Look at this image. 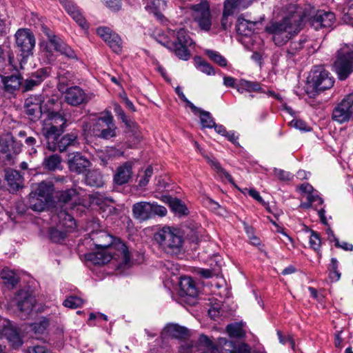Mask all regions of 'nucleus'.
<instances>
[{
	"label": "nucleus",
	"mask_w": 353,
	"mask_h": 353,
	"mask_svg": "<svg viewBox=\"0 0 353 353\" xmlns=\"http://www.w3.org/2000/svg\"><path fill=\"white\" fill-rule=\"evenodd\" d=\"M48 121L49 123L45 124L42 132L47 139L49 150L63 152L69 146L75 144L77 136L74 133L59 137L67 125V122H71L69 119L58 112L52 111L48 113Z\"/></svg>",
	"instance_id": "nucleus-1"
},
{
	"label": "nucleus",
	"mask_w": 353,
	"mask_h": 353,
	"mask_svg": "<svg viewBox=\"0 0 353 353\" xmlns=\"http://www.w3.org/2000/svg\"><path fill=\"white\" fill-rule=\"evenodd\" d=\"M296 10V4L288 5L282 21L265 27L266 32L272 34V39L276 46H283L293 34H297L302 29L301 12Z\"/></svg>",
	"instance_id": "nucleus-2"
},
{
	"label": "nucleus",
	"mask_w": 353,
	"mask_h": 353,
	"mask_svg": "<svg viewBox=\"0 0 353 353\" xmlns=\"http://www.w3.org/2000/svg\"><path fill=\"white\" fill-rule=\"evenodd\" d=\"M297 12L301 15V24L308 21L315 29L319 30L322 28L331 27L334 21L335 15L333 12L325 10H316L310 4L299 6L296 4Z\"/></svg>",
	"instance_id": "nucleus-3"
},
{
	"label": "nucleus",
	"mask_w": 353,
	"mask_h": 353,
	"mask_svg": "<svg viewBox=\"0 0 353 353\" xmlns=\"http://www.w3.org/2000/svg\"><path fill=\"white\" fill-rule=\"evenodd\" d=\"M154 241L166 253L179 254L182 248L183 239L178 229L165 226L154 235Z\"/></svg>",
	"instance_id": "nucleus-4"
},
{
	"label": "nucleus",
	"mask_w": 353,
	"mask_h": 353,
	"mask_svg": "<svg viewBox=\"0 0 353 353\" xmlns=\"http://www.w3.org/2000/svg\"><path fill=\"white\" fill-rule=\"evenodd\" d=\"M334 83L328 71L321 65L314 66L307 79L305 90L310 98H314L320 92L331 88Z\"/></svg>",
	"instance_id": "nucleus-5"
},
{
	"label": "nucleus",
	"mask_w": 353,
	"mask_h": 353,
	"mask_svg": "<svg viewBox=\"0 0 353 353\" xmlns=\"http://www.w3.org/2000/svg\"><path fill=\"white\" fill-rule=\"evenodd\" d=\"M89 235L97 249L115 250L117 252L116 255L122 258L124 264L129 263L130 252L123 243L119 242L113 245V236L103 230L92 231Z\"/></svg>",
	"instance_id": "nucleus-6"
},
{
	"label": "nucleus",
	"mask_w": 353,
	"mask_h": 353,
	"mask_svg": "<svg viewBox=\"0 0 353 353\" xmlns=\"http://www.w3.org/2000/svg\"><path fill=\"white\" fill-rule=\"evenodd\" d=\"M334 67L341 81L345 80L353 72L352 45H341L336 52Z\"/></svg>",
	"instance_id": "nucleus-7"
},
{
	"label": "nucleus",
	"mask_w": 353,
	"mask_h": 353,
	"mask_svg": "<svg viewBox=\"0 0 353 353\" xmlns=\"http://www.w3.org/2000/svg\"><path fill=\"white\" fill-rule=\"evenodd\" d=\"M176 41L170 42L169 41L162 42L159 41L161 45L173 51L175 55L180 59L187 61L190 57V52L188 49L193 41L188 34L186 31L181 28L176 32Z\"/></svg>",
	"instance_id": "nucleus-8"
},
{
	"label": "nucleus",
	"mask_w": 353,
	"mask_h": 353,
	"mask_svg": "<svg viewBox=\"0 0 353 353\" xmlns=\"http://www.w3.org/2000/svg\"><path fill=\"white\" fill-rule=\"evenodd\" d=\"M132 210L134 217L141 221L148 220L155 216H164L167 214L166 208L158 205L156 202H137L132 205Z\"/></svg>",
	"instance_id": "nucleus-9"
},
{
	"label": "nucleus",
	"mask_w": 353,
	"mask_h": 353,
	"mask_svg": "<svg viewBox=\"0 0 353 353\" xmlns=\"http://www.w3.org/2000/svg\"><path fill=\"white\" fill-rule=\"evenodd\" d=\"M332 119L339 124L353 119V92L350 93L335 106L332 110Z\"/></svg>",
	"instance_id": "nucleus-10"
},
{
	"label": "nucleus",
	"mask_w": 353,
	"mask_h": 353,
	"mask_svg": "<svg viewBox=\"0 0 353 353\" xmlns=\"http://www.w3.org/2000/svg\"><path fill=\"white\" fill-rule=\"evenodd\" d=\"M192 17L199 27L204 31H209L212 26V15L210 3L207 0H201L199 3L192 6Z\"/></svg>",
	"instance_id": "nucleus-11"
},
{
	"label": "nucleus",
	"mask_w": 353,
	"mask_h": 353,
	"mask_svg": "<svg viewBox=\"0 0 353 353\" xmlns=\"http://www.w3.org/2000/svg\"><path fill=\"white\" fill-rule=\"evenodd\" d=\"M117 127L113 121V117L110 112H106L105 115L99 117L93 127V132L95 136L109 139L116 137Z\"/></svg>",
	"instance_id": "nucleus-12"
},
{
	"label": "nucleus",
	"mask_w": 353,
	"mask_h": 353,
	"mask_svg": "<svg viewBox=\"0 0 353 353\" xmlns=\"http://www.w3.org/2000/svg\"><path fill=\"white\" fill-rule=\"evenodd\" d=\"M41 30L48 37L54 49L68 59H77L75 52L61 38L56 36L46 25H41Z\"/></svg>",
	"instance_id": "nucleus-13"
},
{
	"label": "nucleus",
	"mask_w": 353,
	"mask_h": 353,
	"mask_svg": "<svg viewBox=\"0 0 353 353\" xmlns=\"http://www.w3.org/2000/svg\"><path fill=\"white\" fill-rule=\"evenodd\" d=\"M5 337L14 348L22 345L21 338L10 321L0 316V339ZM4 347L0 345V353H3Z\"/></svg>",
	"instance_id": "nucleus-14"
},
{
	"label": "nucleus",
	"mask_w": 353,
	"mask_h": 353,
	"mask_svg": "<svg viewBox=\"0 0 353 353\" xmlns=\"http://www.w3.org/2000/svg\"><path fill=\"white\" fill-rule=\"evenodd\" d=\"M16 45L22 52L23 57H28L32 54L36 43V40L32 32L27 28L19 29L15 34Z\"/></svg>",
	"instance_id": "nucleus-15"
},
{
	"label": "nucleus",
	"mask_w": 353,
	"mask_h": 353,
	"mask_svg": "<svg viewBox=\"0 0 353 353\" xmlns=\"http://www.w3.org/2000/svg\"><path fill=\"white\" fill-rule=\"evenodd\" d=\"M189 335L188 330L178 324H168L163 330L161 334L163 347L169 343L170 339H183Z\"/></svg>",
	"instance_id": "nucleus-16"
},
{
	"label": "nucleus",
	"mask_w": 353,
	"mask_h": 353,
	"mask_svg": "<svg viewBox=\"0 0 353 353\" xmlns=\"http://www.w3.org/2000/svg\"><path fill=\"white\" fill-rule=\"evenodd\" d=\"M84 192L82 189L71 188L58 193L59 202L68 204L71 209L76 205L83 204L84 201Z\"/></svg>",
	"instance_id": "nucleus-17"
},
{
	"label": "nucleus",
	"mask_w": 353,
	"mask_h": 353,
	"mask_svg": "<svg viewBox=\"0 0 353 353\" xmlns=\"http://www.w3.org/2000/svg\"><path fill=\"white\" fill-rule=\"evenodd\" d=\"M90 161L79 152L71 153L68 157V165L71 172L84 173L90 167Z\"/></svg>",
	"instance_id": "nucleus-18"
},
{
	"label": "nucleus",
	"mask_w": 353,
	"mask_h": 353,
	"mask_svg": "<svg viewBox=\"0 0 353 353\" xmlns=\"http://www.w3.org/2000/svg\"><path fill=\"white\" fill-rule=\"evenodd\" d=\"M0 78L3 91L8 94H14L22 85L23 77L20 74L0 75Z\"/></svg>",
	"instance_id": "nucleus-19"
},
{
	"label": "nucleus",
	"mask_w": 353,
	"mask_h": 353,
	"mask_svg": "<svg viewBox=\"0 0 353 353\" xmlns=\"http://www.w3.org/2000/svg\"><path fill=\"white\" fill-rule=\"evenodd\" d=\"M65 100L68 104L75 106L87 103L89 99L83 89L79 86H72L66 90Z\"/></svg>",
	"instance_id": "nucleus-20"
},
{
	"label": "nucleus",
	"mask_w": 353,
	"mask_h": 353,
	"mask_svg": "<svg viewBox=\"0 0 353 353\" xmlns=\"http://www.w3.org/2000/svg\"><path fill=\"white\" fill-rule=\"evenodd\" d=\"M132 165L131 161H127L119 166L113 176V181L118 185L128 183L132 175Z\"/></svg>",
	"instance_id": "nucleus-21"
},
{
	"label": "nucleus",
	"mask_w": 353,
	"mask_h": 353,
	"mask_svg": "<svg viewBox=\"0 0 353 353\" xmlns=\"http://www.w3.org/2000/svg\"><path fill=\"white\" fill-rule=\"evenodd\" d=\"M5 178L10 192H16L23 187V178L19 171L8 169L6 170Z\"/></svg>",
	"instance_id": "nucleus-22"
},
{
	"label": "nucleus",
	"mask_w": 353,
	"mask_h": 353,
	"mask_svg": "<svg viewBox=\"0 0 353 353\" xmlns=\"http://www.w3.org/2000/svg\"><path fill=\"white\" fill-rule=\"evenodd\" d=\"M85 259L94 265H104L114 257L112 250L109 249H97V252L88 253L85 256Z\"/></svg>",
	"instance_id": "nucleus-23"
},
{
	"label": "nucleus",
	"mask_w": 353,
	"mask_h": 353,
	"mask_svg": "<svg viewBox=\"0 0 353 353\" xmlns=\"http://www.w3.org/2000/svg\"><path fill=\"white\" fill-rule=\"evenodd\" d=\"M59 1L63 5L68 14H70L82 28L86 29L88 28V25L85 18L76 5L68 0H59Z\"/></svg>",
	"instance_id": "nucleus-24"
},
{
	"label": "nucleus",
	"mask_w": 353,
	"mask_h": 353,
	"mask_svg": "<svg viewBox=\"0 0 353 353\" xmlns=\"http://www.w3.org/2000/svg\"><path fill=\"white\" fill-rule=\"evenodd\" d=\"M14 302L20 311L29 312L34 307V299L30 296L27 292L22 290L16 294Z\"/></svg>",
	"instance_id": "nucleus-25"
},
{
	"label": "nucleus",
	"mask_w": 353,
	"mask_h": 353,
	"mask_svg": "<svg viewBox=\"0 0 353 353\" xmlns=\"http://www.w3.org/2000/svg\"><path fill=\"white\" fill-rule=\"evenodd\" d=\"M257 23L256 21L247 20L243 16H240L236 21V32L243 36L251 35L254 32V27Z\"/></svg>",
	"instance_id": "nucleus-26"
},
{
	"label": "nucleus",
	"mask_w": 353,
	"mask_h": 353,
	"mask_svg": "<svg viewBox=\"0 0 353 353\" xmlns=\"http://www.w3.org/2000/svg\"><path fill=\"white\" fill-rule=\"evenodd\" d=\"M54 190V185L52 182L42 181L37 185L35 191L31 193H35L37 196L41 198L45 201H52V192Z\"/></svg>",
	"instance_id": "nucleus-27"
},
{
	"label": "nucleus",
	"mask_w": 353,
	"mask_h": 353,
	"mask_svg": "<svg viewBox=\"0 0 353 353\" xmlns=\"http://www.w3.org/2000/svg\"><path fill=\"white\" fill-rule=\"evenodd\" d=\"M179 286L181 296L186 295L195 297L198 294V290L194 284V282L189 276L181 277Z\"/></svg>",
	"instance_id": "nucleus-28"
},
{
	"label": "nucleus",
	"mask_w": 353,
	"mask_h": 353,
	"mask_svg": "<svg viewBox=\"0 0 353 353\" xmlns=\"http://www.w3.org/2000/svg\"><path fill=\"white\" fill-rule=\"evenodd\" d=\"M60 229H63L66 232H72L76 228V221L71 214L65 210L61 211L57 214Z\"/></svg>",
	"instance_id": "nucleus-29"
},
{
	"label": "nucleus",
	"mask_w": 353,
	"mask_h": 353,
	"mask_svg": "<svg viewBox=\"0 0 353 353\" xmlns=\"http://www.w3.org/2000/svg\"><path fill=\"white\" fill-rule=\"evenodd\" d=\"M254 0H226L224 3L225 14H232L235 9H245Z\"/></svg>",
	"instance_id": "nucleus-30"
},
{
	"label": "nucleus",
	"mask_w": 353,
	"mask_h": 353,
	"mask_svg": "<svg viewBox=\"0 0 353 353\" xmlns=\"http://www.w3.org/2000/svg\"><path fill=\"white\" fill-rule=\"evenodd\" d=\"M203 157L207 160L208 163L212 166V168L216 171L217 174L220 176L224 177L228 180V182L234 184V180L232 176L221 167L217 160H216L214 157H211L208 155L203 154Z\"/></svg>",
	"instance_id": "nucleus-31"
},
{
	"label": "nucleus",
	"mask_w": 353,
	"mask_h": 353,
	"mask_svg": "<svg viewBox=\"0 0 353 353\" xmlns=\"http://www.w3.org/2000/svg\"><path fill=\"white\" fill-rule=\"evenodd\" d=\"M85 181L87 185L94 187H101L103 185L102 175L98 170H90L85 174Z\"/></svg>",
	"instance_id": "nucleus-32"
},
{
	"label": "nucleus",
	"mask_w": 353,
	"mask_h": 353,
	"mask_svg": "<svg viewBox=\"0 0 353 353\" xmlns=\"http://www.w3.org/2000/svg\"><path fill=\"white\" fill-rule=\"evenodd\" d=\"M221 341L229 346L230 348L226 350L228 353H258L255 350H252L249 345L244 343L236 345L232 341H226L225 340H221Z\"/></svg>",
	"instance_id": "nucleus-33"
},
{
	"label": "nucleus",
	"mask_w": 353,
	"mask_h": 353,
	"mask_svg": "<svg viewBox=\"0 0 353 353\" xmlns=\"http://www.w3.org/2000/svg\"><path fill=\"white\" fill-rule=\"evenodd\" d=\"M35 193H30L28 198L29 208L34 211L41 212L46 209L49 201H45Z\"/></svg>",
	"instance_id": "nucleus-34"
},
{
	"label": "nucleus",
	"mask_w": 353,
	"mask_h": 353,
	"mask_svg": "<svg viewBox=\"0 0 353 353\" xmlns=\"http://www.w3.org/2000/svg\"><path fill=\"white\" fill-rule=\"evenodd\" d=\"M0 275L4 284L10 288H14L19 280L18 275L14 271L7 268L3 269Z\"/></svg>",
	"instance_id": "nucleus-35"
},
{
	"label": "nucleus",
	"mask_w": 353,
	"mask_h": 353,
	"mask_svg": "<svg viewBox=\"0 0 353 353\" xmlns=\"http://www.w3.org/2000/svg\"><path fill=\"white\" fill-rule=\"evenodd\" d=\"M168 201L169 202L170 208L175 213L180 216L188 214V208L180 200L170 197L168 199Z\"/></svg>",
	"instance_id": "nucleus-36"
},
{
	"label": "nucleus",
	"mask_w": 353,
	"mask_h": 353,
	"mask_svg": "<svg viewBox=\"0 0 353 353\" xmlns=\"http://www.w3.org/2000/svg\"><path fill=\"white\" fill-rule=\"evenodd\" d=\"M226 332L231 338H242L245 334L242 325L238 323L229 324L226 327Z\"/></svg>",
	"instance_id": "nucleus-37"
},
{
	"label": "nucleus",
	"mask_w": 353,
	"mask_h": 353,
	"mask_svg": "<svg viewBox=\"0 0 353 353\" xmlns=\"http://www.w3.org/2000/svg\"><path fill=\"white\" fill-rule=\"evenodd\" d=\"M244 81V86L245 87V91L246 92H262V93H266L265 90L261 87V84L256 81H250L248 80L243 79ZM268 94L271 96H275V94L274 92L269 90L267 92Z\"/></svg>",
	"instance_id": "nucleus-38"
},
{
	"label": "nucleus",
	"mask_w": 353,
	"mask_h": 353,
	"mask_svg": "<svg viewBox=\"0 0 353 353\" xmlns=\"http://www.w3.org/2000/svg\"><path fill=\"white\" fill-rule=\"evenodd\" d=\"M205 54L214 63L218 64L221 67H225L227 65L228 61L226 59L223 57L219 52L212 50H205Z\"/></svg>",
	"instance_id": "nucleus-39"
},
{
	"label": "nucleus",
	"mask_w": 353,
	"mask_h": 353,
	"mask_svg": "<svg viewBox=\"0 0 353 353\" xmlns=\"http://www.w3.org/2000/svg\"><path fill=\"white\" fill-rule=\"evenodd\" d=\"M327 234L329 236V240L334 242V245L337 248H340L345 251H352L353 250V245L347 242H340L339 240L335 236L334 232L330 230H327Z\"/></svg>",
	"instance_id": "nucleus-40"
},
{
	"label": "nucleus",
	"mask_w": 353,
	"mask_h": 353,
	"mask_svg": "<svg viewBox=\"0 0 353 353\" xmlns=\"http://www.w3.org/2000/svg\"><path fill=\"white\" fill-rule=\"evenodd\" d=\"M109 47L115 53H121L122 51V40L121 37L115 33L112 36V38L106 43Z\"/></svg>",
	"instance_id": "nucleus-41"
},
{
	"label": "nucleus",
	"mask_w": 353,
	"mask_h": 353,
	"mask_svg": "<svg viewBox=\"0 0 353 353\" xmlns=\"http://www.w3.org/2000/svg\"><path fill=\"white\" fill-rule=\"evenodd\" d=\"M153 174V168L152 166H148L143 172V175H140V179L138 181L137 188L139 189H143L148 184Z\"/></svg>",
	"instance_id": "nucleus-42"
},
{
	"label": "nucleus",
	"mask_w": 353,
	"mask_h": 353,
	"mask_svg": "<svg viewBox=\"0 0 353 353\" xmlns=\"http://www.w3.org/2000/svg\"><path fill=\"white\" fill-rule=\"evenodd\" d=\"M200 114V121L203 128H212L215 124L211 114L209 112L202 110Z\"/></svg>",
	"instance_id": "nucleus-43"
},
{
	"label": "nucleus",
	"mask_w": 353,
	"mask_h": 353,
	"mask_svg": "<svg viewBox=\"0 0 353 353\" xmlns=\"http://www.w3.org/2000/svg\"><path fill=\"white\" fill-rule=\"evenodd\" d=\"M25 109L26 114L29 116L31 121H36L40 118L41 114V105L26 106Z\"/></svg>",
	"instance_id": "nucleus-44"
},
{
	"label": "nucleus",
	"mask_w": 353,
	"mask_h": 353,
	"mask_svg": "<svg viewBox=\"0 0 353 353\" xmlns=\"http://www.w3.org/2000/svg\"><path fill=\"white\" fill-rule=\"evenodd\" d=\"M83 303V301L81 298L76 296H68L63 303V305L71 309H75L81 307Z\"/></svg>",
	"instance_id": "nucleus-45"
},
{
	"label": "nucleus",
	"mask_w": 353,
	"mask_h": 353,
	"mask_svg": "<svg viewBox=\"0 0 353 353\" xmlns=\"http://www.w3.org/2000/svg\"><path fill=\"white\" fill-rule=\"evenodd\" d=\"M45 166L50 170H56L61 164V158L57 154H53L45 159Z\"/></svg>",
	"instance_id": "nucleus-46"
},
{
	"label": "nucleus",
	"mask_w": 353,
	"mask_h": 353,
	"mask_svg": "<svg viewBox=\"0 0 353 353\" xmlns=\"http://www.w3.org/2000/svg\"><path fill=\"white\" fill-rule=\"evenodd\" d=\"M305 43L304 39H300L299 41H291L290 44L287 50V54L288 57H292L295 55L303 47Z\"/></svg>",
	"instance_id": "nucleus-47"
},
{
	"label": "nucleus",
	"mask_w": 353,
	"mask_h": 353,
	"mask_svg": "<svg viewBox=\"0 0 353 353\" xmlns=\"http://www.w3.org/2000/svg\"><path fill=\"white\" fill-rule=\"evenodd\" d=\"M50 74V68H42L32 73L31 77H33L39 83V84H41L44 79L49 77Z\"/></svg>",
	"instance_id": "nucleus-48"
},
{
	"label": "nucleus",
	"mask_w": 353,
	"mask_h": 353,
	"mask_svg": "<svg viewBox=\"0 0 353 353\" xmlns=\"http://www.w3.org/2000/svg\"><path fill=\"white\" fill-rule=\"evenodd\" d=\"M48 326V321L43 318L31 325V329L35 334H42Z\"/></svg>",
	"instance_id": "nucleus-49"
},
{
	"label": "nucleus",
	"mask_w": 353,
	"mask_h": 353,
	"mask_svg": "<svg viewBox=\"0 0 353 353\" xmlns=\"http://www.w3.org/2000/svg\"><path fill=\"white\" fill-rule=\"evenodd\" d=\"M61 229L51 228L49 232L50 238L53 242H60L65 238L66 232Z\"/></svg>",
	"instance_id": "nucleus-50"
},
{
	"label": "nucleus",
	"mask_w": 353,
	"mask_h": 353,
	"mask_svg": "<svg viewBox=\"0 0 353 353\" xmlns=\"http://www.w3.org/2000/svg\"><path fill=\"white\" fill-rule=\"evenodd\" d=\"M97 34L105 42L112 38V36L115 34L110 28L99 27L97 30Z\"/></svg>",
	"instance_id": "nucleus-51"
},
{
	"label": "nucleus",
	"mask_w": 353,
	"mask_h": 353,
	"mask_svg": "<svg viewBox=\"0 0 353 353\" xmlns=\"http://www.w3.org/2000/svg\"><path fill=\"white\" fill-rule=\"evenodd\" d=\"M97 34L105 42L112 38V36L115 34L110 28L99 27L97 30Z\"/></svg>",
	"instance_id": "nucleus-52"
},
{
	"label": "nucleus",
	"mask_w": 353,
	"mask_h": 353,
	"mask_svg": "<svg viewBox=\"0 0 353 353\" xmlns=\"http://www.w3.org/2000/svg\"><path fill=\"white\" fill-rule=\"evenodd\" d=\"M210 307L208 310V314L212 319H215L221 314V303L219 301L213 303L212 300L210 299Z\"/></svg>",
	"instance_id": "nucleus-53"
},
{
	"label": "nucleus",
	"mask_w": 353,
	"mask_h": 353,
	"mask_svg": "<svg viewBox=\"0 0 353 353\" xmlns=\"http://www.w3.org/2000/svg\"><path fill=\"white\" fill-rule=\"evenodd\" d=\"M290 125L303 132H309L311 130V128L301 119H293L290 121Z\"/></svg>",
	"instance_id": "nucleus-54"
},
{
	"label": "nucleus",
	"mask_w": 353,
	"mask_h": 353,
	"mask_svg": "<svg viewBox=\"0 0 353 353\" xmlns=\"http://www.w3.org/2000/svg\"><path fill=\"white\" fill-rule=\"evenodd\" d=\"M196 68L199 70L208 75H212L215 74L213 67L205 61H201L198 62Z\"/></svg>",
	"instance_id": "nucleus-55"
},
{
	"label": "nucleus",
	"mask_w": 353,
	"mask_h": 353,
	"mask_svg": "<svg viewBox=\"0 0 353 353\" xmlns=\"http://www.w3.org/2000/svg\"><path fill=\"white\" fill-rule=\"evenodd\" d=\"M310 245L314 250H319L321 247V239L319 234L312 230L310 236Z\"/></svg>",
	"instance_id": "nucleus-56"
},
{
	"label": "nucleus",
	"mask_w": 353,
	"mask_h": 353,
	"mask_svg": "<svg viewBox=\"0 0 353 353\" xmlns=\"http://www.w3.org/2000/svg\"><path fill=\"white\" fill-rule=\"evenodd\" d=\"M274 174L281 181H290L293 177L290 172L278 168L274 169Z\"/></svg>",
	"instance_id": "nucleus-57"
},
{
	"label": "nucleus",
	"mask_w": 353,
	"mask_h": 353,
	"mask_svg": "<svg viewBox=\"0 0 353 353\" xmlns=\"http://www.w3.org/2000/svg\"><path fill=\"white\" fill-rule=\"evenodd\" d=\"M39 83L31 76L27 79L23 85V92H27L32 90L34 87L39 85Z\"/></svg>",
	"instance_id": "nucleus-58"
},
{
	"label": "nucleus",
	"mask_w": 353,
	"mask_h": 353,
	"mask_svg": "<svg viewBox=\"0 0 353 353\" xmlns=\"http://www.w3.org/2000/svg\"><path fill=\"white\" fill-rule=\"evenodd\" d=\"M28 353H52V352L43 345H34L28 348Z\"/></svg>",
	"instance_id": "nucleus-59"
},
{
	"label": "nucleus",
	"mask_w": 353,
	"mask_h": 353,
	"mask_svg": "<svg viewBox=\"0 0 353 353\" xmlns=\"http://www.w3.org/2000/svg\"><path fill=\"white\" fill-rule=\"evenodd\" d=\"M0 153L5 155L7 159L10 158V153L9 146L7 142L4 140L0 141Z\"/></svg>",
	"instance_id": "nucleus-60"
},
{
	"label": "nucleus",
	"mask_w": 353,
	"mask_h": 353,
	"mask_svg": "<svg viewBox=\"0 0 353 353\" xmlns=\"http://www.w3.org/2000/svg\"><path fill=\"white\" fill-rule=\"evenodd\" d=\"M114 110L116 114L119 117V118L122 120V121L125 123H128L127 117L125 114L124 111L121 108V107L119 104H115L114 107Z\"/></svg>",
	"instance_id": "nucleus-61"
},
{
	"label": "nucleus",
	"mask_w": 353,
	"mask_h": 353,
	"mask_svg": "<svg viewBox=\"0 0 353 353\" xmlns=\"http://www.w3.org/2000/svg\"><path fill=\"white\" fill-rule=\"evenodd\" d=\"M41 100L39 97L35 96H31L30 97H28L25 101V107L26 106H33L34 105H41Z\"/></svg>",
	"instance_id": "nucleus-62"
},
{
	"label": "nucleus",
	"mask_w": 353,
	"mask_h": 353,
	"mask_svg": "<svg viewBox=\"0 0 353 353\" xmlns=\"http://www.w3.org/2000/svg\"><path fill=\"white\" fill-rule=\"evenodd\" d=\"M299 190L302 193L305 194V196L312 194L314 192L313 187L307 183L301 184L299 186Z\"/></svg>",
	"instance_id": "nucleus-63"
},
{
	"label": "nucleus",
	"mask_w": 353,
	"mask_h": 353,
	"mask_svg": "<svg viewBox=\"0 0 353 353\" xmlns=\"http://www.w3.org/2000/svg\"><path fill=\"white\" fill-rule=\"evenodd\" d=\"M221 340H225L226 341H229L225 338H219L217 341L218 349L219 350V353H228L227 349H229V346L224 343H222Z\"/></svg>",
	"instance_id": "nucleus-64"
}]
</instances>
